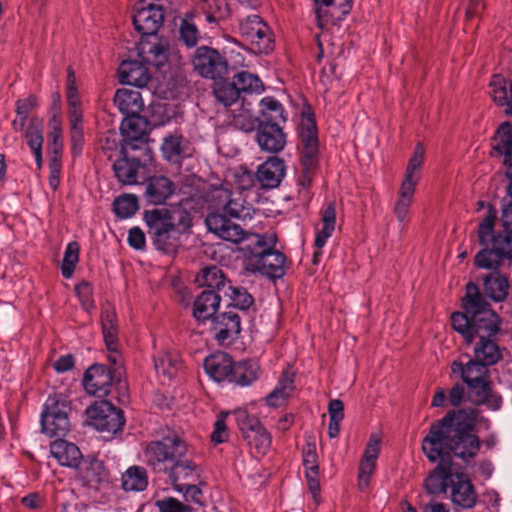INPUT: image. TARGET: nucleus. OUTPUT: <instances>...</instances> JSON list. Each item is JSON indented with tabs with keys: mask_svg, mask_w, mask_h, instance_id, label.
<instances>
[{
	"mask_svg": "<svg viewBox=\"0 0 512 512\" xmlns=\"http://www.w3.org/2000/svg\"><path fill=\"white\" fill-rule=\"evenodd\" d=\"M476 211L483 212L477 228V238L481 245L491 244L504 259L512 260V233L495 234L494 226L498 218L496 208L489 202L478 201Z\"/></svg>",
	"mask_w": 512,
	"mask_h": 512,
	"instance_id": "423d86ee",
	"label": "nucleus"
},
{
	"mask_svg": "<svg viewBox=\"0 0 512 512\" xmlns=\"http://www.w3.org/2000/svg\"><path fill=\"white\" fill-rule=\"evenodd\" d=\"M71 404L62 394L50 395L41 413L42 431L49 437H63L70 430Z\"/></svg>",
	"mask_w": 512,
	"mask_h": 512,
	"instance_id": "0eeeda50",
	"label": "nucleus"
},
{
	"mask_svg": "<svg viewBox=\"0 0 512 512\" xmlns=\"http://www.w3.org/2000/svg\"><path fill=\"white\" fill-rule=\"evenodd\" d=\"M256 140L261 150L278 153L286 145V134L278 123H260L257 128Z\"/></svg>",
	"mask_w": 512,
	"mask_h": 512,
	"instance_id": "412c9836",
	"label": "nucleus"
},
{
	"mask_svg": "<svg viewBox=\"0 0 512 512\" xmlns=\"http://www.w3.org/2000/svg\"><path fill=\"white\" fill-rule=\"evenodd\" d=\"M154 367L159 375L170 380L181 369L182 361L176 351L162 350L154 356Z\"/></svg>",
	"mask_w": 512,
	"mask_h": 512,
	"instance_id": "473e14b6",
	"label": "nucleus"
},
{
	"mask_svg": "<svg viewBox=\"0 0 512 512\" xmlns=\"http://www.w3.org/2000/svg\"><path fill=\"white\" fill-rule=\"evenodd\" d=\"M86 485L98 490L108 484V474L102 461L92 459L85 462L80 471Z\"/></svg>",
	"mask_w": 512,
	"mask_h": 512,
	"instance_id": "c9c22d12",
	"label": "nucleus"
},
{
	"mask_svg": "<svg viewBox=\"0 0 512 512\" xmlns=\"http://www.w3.org/2000/svg\"><path fill=\"white\" fill-rule=\"evenodd\" d=\"M196 281L200 286H206L213 291L224 292L227 288L224 274L222 270L216 266L203 268L197 276Z\"/></svg>",
	"mask_w": 512,
	"mask_h": 512,
	"instance_id": "49530a36",
	"label": "nucleus"
},
{
	"mask_svg": "<svg viewBox=\"0 0 512 512\" xmlns=\"http://www.w3.org/2000/svg\"><path fill=\"white\" fill-rule=\"evenodd\" d=\"M164 13L161 7L144 3L135 6L133 24L135 29L142 35H155L162 26Z\"/></svg>",
	"mask_w": 512,
	"mask_h": 512,
	"instance_id": "f3484780",
	"label": "nucleus"
},
{
	"mask_svg": "<svg viewBox=\"0 0 512 512\" xmlns=\"http://www.w3.org/2000/svg\"><path fill=\"white\" fill-rule=\"evenodd\" d=\"M381 450V439L377 434H372L366 444L358 473V486L361 491L369 484L372 474L375 471L377 459Z\"/></svg>",
	"mask_w": 512,
	"mask_h": 512,
	"instance_id": "aec40b11",
	"label": "nucleus"
},
{
	"mask_svg": "<svg viewBox=\"0 0 512 512\" xmlns=\"http://www.w3.org/2000/svg\"><path fill=\"white\" fill-rule=\"evenodd\" d=\"M483 248L475 255L474 264L477 268L497 271L503 264L504 257L491 245H482Z\"/></svg>",
	"mask_w": 512,
	"mask_h": 512,
	"instance_id": "c03bdc74",
	"label": "nucleus"
},
{
	"mask_svg": "<svg viewBox=\"0 0 512 512\" xmlns=\"http://www.w3.org/2000/svg\"><path fill=\"white\" fill-rule=\"evenodd\" d=\"M70 137L74 149L81 148L83 142V115H69Z\"/></svg>",
	"mask_w": 512,
	"mask_h": 512,
	"instance_id": "052dcab7",
	"label": "nucleus"
},
{
	"mask_svg": "<svg viewBox=\"0 0 512 512\" xmlns=\"http://www.w3.org/2000/svg\"><path fill=\"white\" fill-rule=\"evenodd\" d=\"M234 415L250 449L257 455H266L272 443L270 433L255 416L250 415L245 409L235 410Z\"/></svg>",
	"mask_w": 512,
	"mask_h": 512,
	"instance_id": "1a4fd4ad",
	"label": "nucleus"
},
{
	"mask_svg": "<svg viewBox=\"0 0 512 512\" xmlns=\"http://www.w3.org/2000/svg\"><path fill=\"white\" fill-rule=\"evenodd\" d=\"M80 246L78 242H69L66 246L61 264V273L65 279L72 277L79 261Z\"/></svg>",
	"mask_w": 512,
	"mask_h": 512,
	"instance_id": "3c124183",
	"label": "nucleus"
},
{
	"mask_svg": "<svg viewBox=\"0 0 512 512\" xmlns=\"http://www.w3.org/2000/svg\"><path fill=\"white\" fill-rule=\"evenodd\" d=\"M86 415L89 425L100 432L115 434L125 423L122 411L107 401L96 402L86 409Z\"/></svg>",
	"mask_w": 512,
	"mask_h": 512,
	"instance_id": "ddd939ff",
	"label": "nucleus"
},
{
	"mask_svg": "<svg viewBox=\"0 0 512 512\" xmlns=\"http://www.w3.org/2000/svg\"><path fill=\"white\" fill-rule=\"evenodd\" d=\"M260 374V366L257 362L251 360L239 361L234 363L230 382L239 386H250L254 383Z\"/></svg>",
	"mask_w": 512,
	"mask_h": 512,
	"instance_id": "4c0bfd02",
	"label": "nucleus"
},
{
	"mask_svg": "<svg viewBox=\"0 0 512 512\" xmlns=\"http://www.w3.org/2000/svg\"><path fill=\"white\" fill-rule=\"evenodd\" d=\"M208 202L210 208L222 209L225 213L222 214V216L226 219V215L238 219H245L250 216L251 207L245 205V201L240 192L232 193L230 190L223 187L214 188L208 194ZM212 214H218V212L210 213L207 218ZM219 215H221V213H219ZM230 221L234 223L231 219Z\"/></svg>",
	"mask_w": 512,
	"mask_h": 512,
	"instance_id": "f8f14e48",
	"label": "nucleus"
},
{
	"mask_svg": "<svg viewBox=\"0 0 512 512\" xmlns=\"http://www.w3.org/2000/svg\"><path fill=\"white\" fill-rule=\"evenodd\" d=\"M138 50L142 61L157 68L162 67L168 59V49L161 43L142 41Z\"/></svg>",
	"mask_w": 512,
	"mask_h": 512,
	"instance_id": "79ce46f5",
	"label": "nucleus"
},
{
	"mask_svg": "<svg viewBox=\"0 0 512 512\" xmlns=\"http://www.w3.org/2000/svg\"><path fill=\"white\" fill-rule=\"evenodd\" d=\"M49 149L52 156H60L63 149L62 121L59 115L53 114L49 120Z\"/></svg>",
	"mask_w": 512,
	"mask_h": 512,
	"instance_id": "8fccbe9b",
	"label": "nucleus"
},
{
	"mask_svg": "<svg viewBox=\"0 0 512 512\" xmlns=\"http://www.w3.org/2000/svg\"><path fill=\"white\" fill-rule=\"evenodd\" d=\"M425 149L418 143L408 160L404 176L397 192L393 213L400 224L408 222L409 213L414 202L416 187L421 179Z\"/></svg>",
	"mask_w": 512,
	"mask_h": 512,
	"instance_id": "20e7f679",
	"label": "nucleus"
},
{
	"mask_svg": "<svg viewBox=\"0 0 512 512\" xmlns=\"http://www.w3.org/2000/svg\"><path fill=\"white\" fill-rule=\"evenodd\" d=\"M165 473L168 474L175 490H177V485L196 483L200 479L199 467L189 460L175 459Z\"/></svg>",
	"mask_w": 512,
	"mask_h": 512,
	"instance_id": "bb28decb",
	"label": "nucleus"
},
{
	"mask_svg": "<svg viewBox=\"0 0 512 512\" xmlns=\"http://www.w3.org/2000/svg\"><path fill=\"white\" fill-rule=\"evenodd\" d=\"M302 462L306 470H319L318 455L314 441H307L302 448Z\"/></svg>",
	"mask_w": 512,
	"mask_h": 512,
	"instance_id": "680f3d73",
	"label": "nucleus"
},
{
	"mask_svg": "<svg viewBox=\"0 0 512 512\" xmlns=\"http://www.w3.org/2000/svg\"><path fill=\"white\" fill-rule=\"evenodd\" d=\"M144 221L153 245L165 254H173L180 246L182 232L176 226L173 214L165 208L144 213Z\"/></svg>",
	"mask_w": 512,
	"mask_h": 512,
	"instance_id": "39448f33",
	"label": "nucleus"
},
{
	"mask_svg": "<svg viewBox=\"0 0 512 512\" xmlns=\"http://www.w3.org/2000/svg\"><path fill=\"white\" fill-rule=\"evenodd\" d=\"M186 452L185 443L177 436L149 443L144 451L145 462L155 472H166Z\"/></svg>",
	"mask_w": 512,
	"mask_h": 512,
	"instance_id": "6e6552de",
	"label": "nucleus"
},
{
	"mask_svg": "<svg viewBox=\"0 0 512 512\" xmlns=\"http://www.w3.org/2000/svg\"><path fill=\"white\" fill-rule=\"evenodd\" d=\"M233 82L240 92L262 93L264 91L263 83L259 77L249 72H239L234 76Z\"/></svg>",
	"mask_w": 512,
	"mask_h": 512,
	"instance_id": "864d4df0",
	"label": "nucleus"
},
{
	"mask_svg": "<svg viewBox=\"0 0 512 512\" xmlns=\"http://www.w3.org/2000/svg\"><path fill=\"white\" fill-rule=\"evenodd\" d=\"M119 81L124 85L145 87L150 79L147 67L139 61L127 60L120 64Z\"/></svg>",
	"mask_w": 512,
	"mask_h": 512,
	"instance_id": "b1692460",
	"label": "nucleus"
},
{
	"mask_svg": "<svg viewBox=\"0 0 512 512\" xmlns=\"http://www.w3.org/2000/svg\"><path fill=\"white\" fill-rule=\"evenodd\" d=\"M231 124L243 132H251L256 127L258 128L260 121L252 113L251 104L242 99L239 107L232 110V121Z\"/></svg>",
	"mask_w": 512,
	"mask_h": 512,
	"instance_id": "ea45409f",
	"label": "nucleus"
},
{
	"mask_svg": "<svg viewBox=\"0 0 512 512\" xmlns=\"http://www.w3.org/2000/svg\"><path fill=\"white\" fill-rule=\"evenodd\" d=\"M43 122L41 119L32 118L25 130V139L30 147L38 169L42 167Z\"/></svg>",
	"mask_w": 512,
	"mask_h": 512,
	"instance_id": "58836bf2",
	"label": "nucleus"
},
{
	"mask_svg": "<svg viewBox=\"0 0 512 512\" xmlns=\"http://www.w3.org/2000/svg\"><path fill=\"white\" fill-rule=\"evenodd\" d=\"M50 453L57 462L66 467L76 468L82 460L79 448L71 442L58 439L50 444Z\"/></svg>",
	"mask_w": 512,
	"mask_h": 512,
	"instance_id": "cd10ccee",
	"label": "nucleus"
},
{
	"mask_svg": "<svg viewBox=\"0 0 512 512\" xmlns=\"http://www.w3.org/2000/svg\"><path fill=\"white\" fill-rule=\"evenodd\" d=\"M194 69L203 77L215 79L226 69V61L213 48L201 46L192 59Z\"/></svg>",
	"mask_w": 512,
	"mask_h": 512,
	"instance_id": "dca6fc26",
	"label": "nucleus"
},
{
	"mask_svg": "<svg viewBox=\"0 0 512 512\" xmlns=\"http://www.w3.org/2000/svg\"><path fill=\"white\" fill-rule=\"evenodd\" d=\"M485 363L476 358L469 360L466 364L461 361L451 363V372L460 377L467 385L470 391V397L479 395L481 399L486 395L487 385L489 384V371Z\"/></svg>",
	"mask_w": 512,
	"mask_h": 512,
	"instance_id": "9d476101",
	"label": "nucleus"
},
{
	"mask_svg": "<svg viewBox=\"0 0 512 512\" xmlns=\"http://www.w3.org/2000/svg\"><path fill=\"white\" fill-rule=\"evenodd\" d=\"M317 26L324 29L345 19L352 9V0H313Z\"/></svg>",
	"mask_w": 512,
	"mask_h": 512,
	"instance_id": "4468645a",
	"label": "nucleus"
},
{
	"mask_svg": "<svg viewBox=\"0 0 512 512\" xmlns=\"http://www.w3.org/2000/svg\"><path fill=\"white\" fill-rule=\"evenodd\" d=\"M450 498L453 504L463 509H471L477 502L474 486L464 475L460 474L455 475L451 485Z\"/></svg>",
	"mask_w": 512,
	"mask_h": 512,
	"instance_id": "393cba45",
	"label": "nucleus"
},
{
	"mask_svg": "<svg viewBox=\"0 0 512 512\" xmlns=\"http://www.w3.org/2000/svg\"><path fill=\"white\" fill-rule=\"evenodd\" d=\"M477 421L473 408L448 412L441 420L434 422L422 442V450L431 462H436L443 452L451 451L455 456L468 459L477 455L480 442L470 433Z\"/></svg>",
	"mask_w": 512,
	"mask_h": 512,
	"instance_id": "7ed1b4c3",
	"label": "nucleus"
},
{
	"mask_svg": "<svg viewBox=\"0 0 512 512\" xmlns=\"http://www.w3.org/2000/svg\"><path fill=\"white\" fill-rule=\"evenodd\" d=\"M220 304V295L213 290H204L195 300L193 315L198 321H205L213 316Z\"/></svg>",
	"mask_w": 512,
	"mask_h": 512,
	"instance_id": "f704fd0d",
	"label": "nucleus"
},
{
	"mask_svg": "<svg viewBox=\"0 0 512 512\" xmlns=\"http://www.w3.org/2000/svg\"><path fill=\"white\" fill-rule=\"evenodd\" d=\"M180 35L183 42L188 47H193L197 44L199 38V32L194 23L190 19L185 18L182 20L180 26Z\"/></svg>",
	"mask_w": 512,
	"mask_h": 512,
	"instance_id": "0e129e2a",
	"label": "nucleus"
},
{
	"mask_svg": "<svg viewBox=\"0 0 512 512\" xmlns=\"http://www.w3.org/2000/svg\"><path fill=\"white\" fill-rule=\"evenodd\" d=\"M451 451L443 452L442 456L437 459L439 461L438 466L434 471L426 478L424 487L430 494H441L445 493L448 487H451L455 475L451 473Z\"/></svg>",
	"mask_w": 512,
	"mask_h": 512,
	"instance_id": "6ab92c4d",
	"label": "nucleus"
},
{
	"mask_svg": "<svg viewBox=\"0 0 512 512\" xmlns=\"http://www.w3.org/2000/svg\"><path fill=\"white\" fill-rule=\"evenodd\" d=\"M228 415L229 412H221L214 423V430L211 434V440L215 444H221L228 440L229 433L225 422Z\"/></svg>",
	"mask_w": 512,
	"mask_h": 512,
	"instance_id": "e2e57ef3",
	"label": "nucleus"
},
{
	"mask_svg": "<svg viewBox=\"0 0 512 512\" xmlns=\"http://www.w3.org/2000/svg\"><path fill=\"white\" fill-rule=\"evenodd\" d=\"M112 380V373L105 365L95 364L84 373L83 386L88 394L101 398L109 394Z\"/></svg>",
	"mask_w": 512,
	"mask_h": 512,
	"instance_id": "a211bd4d",
	"label": "nucleus"
},
{
	"mask_svg": "<svg viewBox=\"0 0 512 512\" xmlns=\"http://www.w3.org/2000/svg\"><path fill=\"white\" fill-rule=\"evenodd\" d=\"M121 482L125 491H143L148 486L146 470L140 466H131L123 473Z\"/></svg>",
	"mask_w": 512,
	"mask_h": 512,
	"instance_id": "37998d69",
	"label": "nucleus"
},
{
	"mask_svg": "<svg viewBox=\"0 0 512 512\" xmlns=\"http://www.w3.org/2000/svg\"><path fill=\"white\" fill-rule=\"evenodd\" d=\"M322 228L316 232L315 246L318 249L323 248L327 240L333 235L336 226V208L335 203L330 202L321 212Z\"/></svg>",
	"mask_w": 512,
	"mask_h": 512,
	"instance_id": "a19ab883",
	"label": "nucleus"
},
{
	"mask_svg": "<svg viewBox=\"0 0 512 512\" xmlns=\"http://www.w3.org/2000/svg\"><path fill=\"white\" fill-rule=\"evenodd\" d=\"M201 9L206 14L207 22H215L229 16V6L227 0H205Z\"/></svg>",
	"mask_w": 512,
	"mask_h": 512,
	"instance_id": "5fc2aeb1",
	"label": "nucleus"
},
{
	"mask_svg": "<svg viewBox=\"0 0 512 512\" xmlns=\"http://www.w3.org/2000/svg\"><path fill=\"white\" fill-rule=\"evenodd\" d=\"M305 478L308 489L312 494L315 505L318 506L321 502V486L319 480V470H306Z\"/></svg>",
	"mask_w": 512,
	"mask_h": 512,
	"instance_id": "69168bd1",
	"label": "nucleus"
},
{
	"mask_svg": "<svg viewBox=\"0 0 512 512\" xmlns=\"http://www.w3.org/2000/svg\"><path fill=\"white\" fill-rule=\"evenodd\" d=\"M234 362L226 353H215L205 358L203 367L208 376L216 382L229 381Z\"/></svg>",
	"mask_w": 512,
	"mask_h": 512,
	"instance_id": "a878e982",
	"label": "nucleus"
},
{
	"mask_svg": "<svg viewBox=\"0 0 512 512\" xmlns=\"http://www.w3.org/2000/svg\"><path fill=\"white\" fill-rule=\"evenodd\" d=\"M75 291L83 308L86 311L92 310L94 308V302L92 299L91 285L88 282H82L76 286Z\"/></svg>",
	"mask_w": 512,
	"mask_h": 512,
	"instance_id": "774afa93",
	"label": "nucleus"
},
{
	"mask_svg": "<svg viewBox=\"0 0 512 512\" xmlns=\"http://www.w3.org/2000/svg\"><path fill=\"white\" fill-rule=\"evenodd\" d=\"M213 92L216 100L225 107L236 104L240 98V91L234 82H217Z\"/></svg>",
	"mask_w": 512,
	"mask_h": 512,
	"instance_id": "09e8293b",
	"label": "nucleus"
},
{
	"mask_svg": "<svg viewBox=\"0 0 512 512\" xmlns=\"http://www.w3.org/2000/svg\"><path fill=\"white\" fill-rule=\"evenodd\" d=\"M148 122L139 114L125 117L121 123L120 130L127 145L136 148L134 142L141 141L147 134Z\"/></svg>",
	"mask_w": 512,
	"mask_h": 512,
	"instance_id": "7c9ffc66",
	"label": "nucleus"
},
{
	"mask_svg": "<svg viewBox=\"0 0 512 512\" xmlns=\"http://www.w3.org/2000/svg\"><path fill=\"white\" fill-rule=\"evenodd\" d=\"M114 104L125 117L140 114L144 108L141 93L132 88L118 89L114 95Z\"/></svg>",
	"mask_w": 512,
	"mask_h": 512,
	"instance_id": "c85d7f7f",
	"label": "nucleus"
},
{
	"mask_svg": "<svg viewBox=\"0 0 512 512\" xmlns=\"http://www.w3.org/2000/svg\"><path fill=\"white\" fill-rule=\"evenodd\" d=\"M239 31L250 42L255 53L268 54L273 50L272 32L259 15L252 14L242 19Z\"/></svg>",
	"mask_w": 512,
	"mask_h": 512,
	"instance_id": "9b49d317",
	"label": "nucleus"
},
{
	"mask_svg": "<svg viewBox=\"0 0 512 512\" xmlns=\"http://www.w3.org/2000/svg\"><path fill=\"white\" fill-rule=\"evenodd\" d=\"M260 114L263 117L261 123H277L286 121L282 104L273 97H264L260 101Z\"/></svg>",
	"mask_w": 512,
	"mask_h": 512,
	"instance_id": "de8ad7c7",
	"label": "nucleus"
},
{
	"mask_svg": "<svg viewBox=\"0 0 512 512\" xmlns=\"http://www.w3.org/2000/svg\"><path fill=\"white\" fill-rule=\"evenodd\" d=\"M300 139L302 145L301 164L308 167L314 166L318 156V137L313 120L307 119V122L302 124Z\"/></svg>",
	"mask_w": 512,
	"mask_h": 512,
	"instance_id": "5701e85b",
	"label": "nucleus"
},
{
	"mask_svg": "<svg viewBox=\"0 0 512 512\" xmlns=\"http://www.w3.org/2000/svg\"><path fill=\"white\" fill-rule=\"evenodd\" d=\"M138 209V199L132 194L119 196L113 203V210L115 214L122 219L132 217Z\"/></svg>",
	"mask_w": 512,
	"mask_h": 512,
	"instance_id": "603ef678",
	"label": "nucleus"
},
{
	"mask_svg": "<svg viewBox=\"0 0 512 512\" xmlns=\"http://www.w3.org/2000/svg\"><path fill=\"white\" fill-rule=\"evenodd\" d=\"M491 96L499 106L509 108L510 95L507 94L505 80L501 75H494L490 82Z\"/></svg>",
	"mask_w": 512,
	"mask_h": 512,
	"instance_id": "4d7b16f0",
	"label": "nucleus"
},
{
	"mask_svg": "<svg viewBox=\"0 0 512 512\" xmlns=\"http://www.w3.org/2000/svg\"><path fill=\"white\" fill-rule=\"evenodd\" d=\"M206 225L219 238L232 243H241L240 251L246 256L248 270L268 278L277 279L285 274L286 256L273 248L277 242L274 233H248L224 216L212 214L206 218Z\"/></svg>",
	"mask_w": 512,
	"mask_h": 512,
	"instance_id": "f03ea898",
	"label": "nucleus"
},
{
	"mask_svg": "<svg viewBox=\"0 0 512 512\" xmlns=\"http://www.w3.org/2000/svg\"><path fill=\"white\" fill-rule=\"evenodd\" d=\"M224 294L231 300L230 305L242 311L247 310L253 304L252 296L242 287L227 286Z\"/></svg>",
	"mask_w": 512,
	"mask_h": 512,
	"instance_id": "6e6d98bb",
	"label": "nucleus"
},
{
	"mask_svg": "<svg viewBox=\"0 0 512 512\" xmlns=\"http://www.w3.org/2000/svg\"><path fill=\"white\" fill-rule=\"evenodd\" d=\"M285 173L284 161L277 157H270L258 167L256 179L262 188L273 189L280 185Z\"/></svg>",
	"mask_w": 512,
	"mask_h": 512,
	"instance_id": "4be33fe9",
	"label": "nucleus"
},
{
	"mask_svg": "<svg viewBox=\"0 0 512 512\" xmlns=\"http://www.w3.org/2000/svg\"><path fill=\"white\" fill-rule=\"evenodd\" d=\"M156 505L160 512H192L189 506L184 505L179 500L172 497L158 500Z\"/></svg>",
	"mask_w": 512,
	"mask_h": 512,
	"instance_id": "338daca9",
	"label": "nucleus"
},
{
	"mask_svg": "<svg viewBox=\"0 0 512 512\" xmlns=\"http://www.w3.org/2000/svg\"><path fill=\"white\" fill-rule=\"evenodd\" d=\"M483 290L493 301L502 302L508 295V279L499 271L491 272L483 278Z\"/></svg>",
	"mask_w": 512,
	"mask_h": 512,
	"instance_id": "e433bc0d",
	"label": "nucleus"
},
{
	"mask_svg": "<svg viewBox=\"0 0 512 512\" xmlns=\"http://www.w3.org/2000/svg\"><path fill=\"white\" fill-rule=\"evenodd\" d=\"M173 182L165 176H154L146 187L147 200L155 205L164 203L174 192Z\"/></svg>",
	"mask_w": 512,
	"mask_h": 512,
	"instance_id": "2f4dec72",
	"label": "nucleus"
},
{
	"mask_svg": "<svg viewBox=\"0 0 512 512\" xmlns=\"http://www.w3.org/2000/svg\"><path fill=\"white\" fill-rule=\"evenodd\" d=\"M225 40L230 44V46L223 47V53L227 60L234 66H245V58L241 53L243 49L241 44L231 36H226Z\"/></svg>",
	"mask_w": 512,
	"mask_h": 512,
	"instance_id": "bf43d9fd",
	"label": "nucleus"
},
{
	"mask_svg": "<svg viewBox=\"0 0 512 512\" xmlns=\"http://www.w3.org/2000/svg\"><path fill=\"white\" fill-rule=\"evenodd\" d=\"M183 138L180 136H169L164 139L162 152L168 161H176L183 153Z\"/></svg>",
	"mask_w": 512,
	"mask_h": 512,
	"instance_id": "13d9d810",
	"label": "nucleus"
},
{
	"mask_svg": "<svg viewBox=\"0 0 512 512\" xmlns=\"http://www.w3.org/2000/svg\"><path fill=\"white\" fill-rule=\"evenodd\" d=\"M294 390V373L289 369L283 370L276 387L269 393L266 402L269 406H281Z\"/></svg>",
	"mask_w": 512,
	"mask_h": 512,
	"instance_id": "72a5a7b5",
	"label": "nucleus"
},
{
	"mask_svg": "<svg viewBox=\"0 0 512 512\" xmlns=\"http://www.w3.org/2000/svg\"><path fill=\"white\" fill-rule=\"evenodd\" d=\"M493 153L504 157V164L512 167V124L502 123L492 139Z\"/></svg>",
	"mask_w": 512,
	"mask_h": 512,
	"instance_id": "c756f323",
	"label": "nucleus"
},
{
	"mask_svg": "<svg viewBox=\"0 0 512 512\" xmlns=\"http://www.w3.org/2000/svg\"><path fill=\"white\" fill-rule=\"evenodd\" d=\"M211 331L219 345L232 344L241 332L240 315L233 310H228L215 316L212 319Z\"/></svg>",
	"mask_w": 512,
	"mask_h": 512,
	"instance_id": "2eb2a0df",
	"label": "nucleus"
},
{
	"mask_svg": "<svg viewBox=\"0 0 512 512\" xmlns=\"http://www.w3.org/2000/svg\"><path fill=\"white\" fill-rule=\"evenodd\" d=\"M463 312L451 315L452 326L467 343H474V357L486 365L496 364L502 357L496 336L500 330V318L491 309L478 286L469 282L462 299Z\"/></svg>",
	"mask_w": 512,
	"mask_h": 512,
	"instance_id": "f257e3e1",
	"label": "nucleus"
},
{
	"mask_svg": "<svg viewBox=\"0 0 512 512\" xmlns=\"http://www.w3.org/2000/svg\"><path fill=\"white\" fill-rule=\"evenodd\" d=\"M140 162L136 159L120 158L113 164V170L117 179L123 184H136Z\"/></svg>",
	"mask_w": 512,
	"mask_h": 512,
	"instance_id": "a18cd8bd",
	"label": "nucleus"
}]
</instances>
